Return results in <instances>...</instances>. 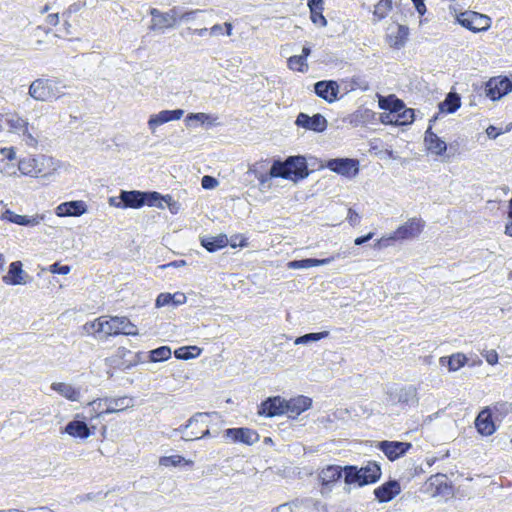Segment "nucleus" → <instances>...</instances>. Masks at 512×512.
I'll use <instances>...</instances> for the list:
<instances>
[{"label":"nucleus","mask_w":512,"mask_h":512,"mask_svg":"<svg viewBox=\"0 0 512 512\" xmlns=\"http://www.w3.org/2000/svg\"><path fill=\"white\" fill-rule=\"evenodd\" d=\"M21 176L49 179L60 168V161L45 154H30L22 157L17 163Z\"/></svg>","instance_id":"obj_1"},{"label":"nucleus","mask_w":512,"mask_h":512,"mask_svg":"<svg viewBox=\"0 0 512 512\" xmlns=\"http://www.w3.org/2000/svg\"><path fill=\"white\" fill-rule=\"evenodd\" d=\"M425 227L421 218L413 217L408 219L390 234L383 235L374 243V249L382 250L392 247L397 243L411 241L419 237Z\"/></svg>","instance_id":"obj_2"},{"label":"nucleus","mask_w":512,"mask_h":512,"mask_svg":"<svg viewBox=\"0 0 512 512\" xmlns=\"http://www.w3.org/2000/svg\"><path fill=\"white\" fill-rule=\"evenodd\" d=\"M67 85L56 77L37 78L28 88L29 96L40 102L57 100L65 95Z\"/></svg>","instance_id":"obj_3"},{"label":"nucleus","mask_w":512,"mask_h":512,"mask_svg":"<svg viewBox=\"0 0 512 512\" xmlns=\"http://www.w3.org/2000/svg\"><path fill=\"white\" fill-rule=\"evenodd\" d=\"M344 481L346 484H356L359 487L373 484L381 477V468L376 462H368L366 466H345L343 468Z\"/></svg>","instance_id":"obj_4"},{"label":"nucleus","mask_w":512,"mask_h":512,"mask_svg":"<svg viewBox=\"0 0 512 512\" xmlns=\"http://www.w3.org/2000/svg\"><path fill=\"white\" fill-rule=\"evenodd\" d=\"M208 417L209 413H195L185 424L175 428L174 433H180L183 441H195L209 437Z\"/></svg>","instance_id":"obj_5"},{"label":"nucleus","mask_w":512,"mask_h":512,"mask_svg":"<svg viewBox=\"0 0 512 512\" xmlns=\"http://www.w3.org/2000/svg\"><path fill=\"white\" fill-rule=\"evenodd\" d=\"M273 174L293 181L303 179L308 176L306 159L303 156H290L284 162L274 161Z\"/></svg>","instance_id":"obj_6"},{"label":"nucleus","mask_w":512,"mask_h":512,"mask_svg":"<svg viewBox=\"0 0 512 512\" xmlns=\"http://www.w3.org/2000/svg\"><path fill=\"white\" fill-rule=\"evenodd\" d=\"M103 334L105 336H117L120 334L127 336L138 335V329L127 317L103 316Z\"/></svg>","instance_id":"obj_7"},{"label":"nucleus","mask_w":512,"mask_h":512,"mask_svg":"<svg viewBox=\"0 0 512 512\" xmlns=\"http://www.w3.org/2000/svg\"><path fill=\"white\" fill-rule=\"evenodd\" d=\"M149 13L152 17L149 29L152 31L171 29L178 23L179 7L175 6L166 12L151 8Z\"/></svg>","instance_id":"obj_8"},{"label":"nucleus","mask_w":512,"mask_h":512,"mask_svg":"<svg viewBox=\"0 0 512 512\" xmlns=\"http://www.w3.org/2000/svg\"><path fill=\"white\" fill-rule=\"evenodd\" d=\"M457 22L472 32L487 31L491 26V18L487 15L466 11L457 16Z\"/></svg>","instance_id":"obj_9"},{"label":"nucleus","mask_w":512,"mask_h":512,"mask_svg":"<svg viewBox=\"0 0 512 512\" xmlns=\"http://www.w3.org/2000/svg\"><path fill=\"white\" fill-rule=\"evenodd\" d=\"M325 167L342 177L352 179L359 174L360 162L354 158H334L328 160Z\"/></svg>","instance_id":"obj_10"},{"label":"nucleus","mask_w":512,"mask_h":512,"mask_svg":"<svg viewBox=\"0 0 512 512\" xmlns=\"http://www.w3.org/2000/svg\"><path fill=\"white\" fill-rule=\"evenodd\" d=\"M48 218V214L43 213H35L32 215H19L13 212L10 209H6L0 215L1 221H6L9 223H13L19 226H24L27 228H34L39 226L42 222H45Z\"/></svg>","instance_id":"obj_11"},{"label":"nucleus","mask_w":512,"mask_h":512,"mask_svg":"<svg viewBox=\"0 0 512 512\" xmlns=\"http://www.w3.org/2000/svg\"><path fill=\"white\" fill-rule=\"evenodd\" d=\"M512 91V81L506 76L491 78L485 85L486 96L496 101Z\"/></svg>","instance_id":"obj_12"},{"label":"nucleus","mask_w":512,"mask_h":512,"mask_svg":"<svg viewBox=\"0 0 512 512\" xmlns=\"http://www.w3.org/2000/svg\"><path fill=\"white\" fill-rule=\"evenodd\" d=\"M223 437L232 443H242L245 445H253L259 440V434L250 428H228L224 430Z\"/></svg>","instance_id":"obj_13"},{"label":"nucleus","mask_w":512,"mask_h":512,"mask_svg":"<svg viewBox=\"0 0 512 512\" xmlns=\"http://www.w3.org/2000/svg\"><path fill=\"white\" fill-rule=\"evenodd\" d=\"M390 397L402 407H415L419 402L418 389L414 385L397 388L390 393Z\"/></svg>","instance_id":"obj_14"},{"label":"nucleus","mask_w":512,"mask_h":512,"mask_svg":"<svg viewBox=\"0 0 512 512\" xmlns=\"http://www.w3.org/2000/svg\"><path fill=\"white\" fill-rule=\"evenodd\" d=\"M144 192L141 191H121L119 195V202L115 198H110V205L117 208H133L138 209L144 206Z\"/></svg>","instance_id":"obj_15"},{"label":"nucleus","mask_w":512,"mask_h":512,"mask_svg":"<svg viewBox=\"0 0 512 512\" xmlns=\"http://www.w3.org/2000/svg\"><path fill=\"white\" fill-rule=\"evenodd\" d=\"M409 33L408 26L394 24L388 27L385 39L391 48L398 50L405 46Z\"/></svg>","instance_id":"obj_16"},{"label":"nucleus","mask_w":512,"mask_h":512,"mask_svg":"<svg viewBox=\"0 0 512 512\" xmlns=\"http://www.w3.org/2000/svg\"><path fill=\"white\" fill-rule=\"evenodd\" d=\"M184 115V110H162L156 114H152L147 122L148 128L151 133H155L156 129L170 121L180 120Z\"/></svg>","instance_id":"obj_17"},{"label":"nucleus","mask_w":512,"mask_h":512,"mask_svg":"<svg viewBox=\"0 0 512 512\" xmlns=\"http://www.w3.org/2000/svg\"><path fill=\"white\" fill-rule=\"evenodd\" d=\"M411 447V443L399 441H381L378 444V448L390 461H395L404 456Z\"/></svg>","instance_id":"obj_18"},{"label":"nucleus","mask_w":512,"mask_h":512,"mask_svg":"<svg viewBox=\"0 0 512 512\" xmlns=\"http://www.w3.org/2000/svg\"><path fill=\"white\" fill-rule=\"evenodd\" d=\"M295 124L298 127L314 132H323L326 130L328 125L326 118L319 113L313 116H309L305 113H299Z\"/></svg>","instance_id":"obj_19"},{"label":"nucleus","mask_w":512,"mask_h":512,"mask_svg":"<svg viewBox=\"0 0 512 512\" xmlns=\"http://www.w3.org/2000/svg\"><path fill=\"white\" fill-rule=\"evenodd\" d=\"M312 405V399L299 395L297 397L285 400V414L292 419L297 418L301 413L308 410Z\"/></svg>","instance_id":"obj_20"},{"label":"nucleus","mask_w":512,"mask_h":512,"mask_svg":"<svg viewBox=\"0 0 512 512\" xmlns=\"http://www.w3.org/2000/svg\"><path fill=\"white\" fill-rule=\"evenodd\" d=\"M284 403L285 399L280 396L269 397L260 404L258 414L265 417L284 415Z\"/></svg>","instance_id":"obj_21"},{"label":"nucleus","mask_w":512,"mask_h":512,"mask_svg":"<svg viewBox=\"0 0 512 512\" xmlns=\"http://www.w3.org/2000/svg\"><path fill=\"white\" fill-rule=\"evenodd\" d=\"M490 407L480 411L475 419V427L482 436H490L496 431V425Z\"/></svg>","instance_id":"obj_22"},{"label":"nucleus","mask_w":512,"mask_h":512,"mask_svg":"<svg viewBox=\"0 0 512 512\" xmlns=\"http://www.w3.org/2000/svg\"><path fill=\"white\" fill-rule=\"evenodd\" d=\"M86 212L87 204L82 200L63 202L55 208V214L58 217H78Z\"/></svg>","instance_id":"obj_23"},{"label":"nucleus","mask_w":512,"mask_h":512,"mask_svg":"<svg viewBox=\"0 0 512 512\" xmlns=\"http://www.w3.org/2000/svg\"><path fill=\"white\" fill-rule=\"evenodd\" d=\"M316 95L328 103H333L338 99L339 84L336 81H318L314 85Z\"/></svg>","instance_id":"obj_24"},{"label":"nucleus","mask_w":512,"mask_h":512,"mask_svg":"<svg viewBox=\"0 0 512 512\" xmlns=\"http://www.w3.org/2000/svg\"><path fill=\"white\" fill-rule=\"evenodd\" d=\"M345 253H336L324 259H301V260H293L287 263V267L289 269H308L310 267L327 265L335 261L336 259H340L345 257Z\"/></svg>","instance_id":"obj_25"},{"label":"nucleus","mask_w":512,"mask_h":512,"mask_svg":"<svg viewBox=\"0 0 512 512\" xmlns=\"http://www.w3.org/2000/svg\"><path fill=\"white\" fill-rule=\"evenodd\" d=\"M424 144L427 151L436 156H442L447 150V144L429 127L425 131Z\"/></svg>","instance_id":"obj_26"},{"label":"nucleus","mask_w":512,"mask_h":512,"mask_svg":"<svg viewBox=\"0 0 512 512\" xmlns=\"http://www.w3.org/2000/svg\"><path fill=\"white\" fill-rule=\"evenodd\" d=\"M270 161L265 159L258 161L249 167V173L253 174L261 185L267 183L271 178H277L279 175L273 174V165L269 167Z\"/></svg>","instance_id":"obj_27"},{"label":"nucleus","mask_w":512,"mask_h":512,"mask_svg":"<svg viewBox=\"0 0 512 512\" xmlns=\"http://www.w3.org/2000/svg\"><path fill=\"white\" fill-rule=\"evenodd\" d=\"M401 492V486L398 481L390 480L374 490V495L379 502H388Z\"/></svg>","instance_id":"obj_28"},{"label":"nucleus","mask_w":512,"mask_h":512,"mask_svg":"<svg viewBox=\"0 0 512 512\" xmlns=\"http://www.w3.org/2000/svg\"><path fill=\"white\" fill-rule=\"evenodd\" d=\"M25 276L27 275L22 269V263L14 261L9 265L8 272L2 277V281L6 285H21L26 283Z\"/></svg>","instance_id":"obj_29"},{"label":"nucleus","mask_w":512,"mask_h":512,"mask_svg":"<svg viewBox=\"0 0 512 512\" xmlns=\"http://www.w3.org/2000/svg\"><path fill=\"white\" fill-rule=\"evenodd\" d=\"M64 433L73 438L87 439L94 434L84 421L72 420L64 428Z\"/></svg>","instance_id":"obj_30"},{"label":"nucleus","mask_w":512,"mask_h":512,"mask_svg":"<svg viewBox=\"0 0 512 512\" xmlns=\"http://www.w3.org/2000/svg\"><path fill=\"white\" fill-rule=\"evenodd\" d=\"M307 5L310 11L311 22L318 27H326L327 19L323 15L324 0H307Z\"/></svg>","instance_id":"obj_31"},{"label":"nucleus","mask_w":512,"mask_h":512,"mask_svg":"<svg viewBox=\"0 0 512 512\" xmlns=\"http://www.w3.org/2000/svg\"><path fill=\"white\" fill-rule=\"evenodd\" d=\"M375 112L368 108H360L347 117V122L354 127L367 125L375 121Z\"/></svg>","instance_id":"obj_32"},{"label":"nucleus","mask_w":512,"mask_h":512,"mask_svg":"<svg viewBox=\"0 0 512 512\" xmlns=\"http://www.w3.org/2000/svg\"><path fill=\"white\" fill-rule=\"evenodd\" d=\"M187 301V297L182 292H176L174 294L171 293H160L155 301V306L157 308L165 307L168 305L177 307L185 304Z\"/></svg>","instance_id":"obj_33"},{"label":"nucleus","mask_w":512,"mask_h":512,"mask_svg":"<svg viewBox=\"0 0 512 512\" xmlns=\"http://www.w3.org/2000/svg\"><path fill=\"white\" fill-rule=\"evenodd\" d=\"M51 390L57 392L65 399L75 402L80 399L81 392L79 388L64 382H54L50 386Z\"/></svg>","instance_id":"obj_34"},{"label":"nucleus","mask_w":512,"mask_h":512,"mask_svg":"<svg viewBox=\"0 0 512 512\" xmlns=\"http://www.w3.org/2000/svg\"><path fill=\"white\" fill-rule=\"evenodd\" d=\"M108 414L121 412L134 406V398L130 396L107 397Z\"/></svg>","instance_id":"obj_35"},{"label":"nucleus","mask_w":512,"mask_h":512,"mask_svg":"<svg viewBox=\"0 0 512 512\" xmlns=\"http://www.w3.org/2000/svg\"><path fill=\"white\" fill-rule=\"evenodd\" d=\"M229 244L227 235L219 234L217 236L204 237L201 239V245L209 252H215L226 247Z\"/></svg>","instance_id":"obj_36"},{"label":"nucleus","mask_w":512,"mask_h":512,"mask_svg":"<svg viewBox=\"0 0 512 512\" xmlns=\"http://www.w3.org/2000/svg\"><path fill=\"white\" fill-rule=\"evenodd\" d=\"M343 469L338 465H329L323 468L319 473V479L322 485H329L338 481L342 476Z\"/></svg>","instance_id":"obj_37"},{"label":"nucleus","mask_w":512,"mask_h":512,"mask_svg":"<svg viewBox=\"0 0 512 512\" xmlns=\"http://www.w3.org/2000/svg\"><path fill=\"white\" fill-rule=\"evenodd\" d=\"M379 107L383 110H388L391 113H398L404 109L405 104L402 100L395 95L379 96Z\"/></svg>","instance_id":"obj_38"},{"label":"nucleus","mask_w":512,"mask_h":512,"mask_svg":"<svg viewBox=\"0 0 512 512\" xmlns=\"http://www.w3.org/2000/svg\"><path fill=\"white\" fill-rule=\"evenodd\" d=\"M22 142L30 147V148H36L39 143V135L37 133V130L27 122L25 127L22 129L21 133L18 135Z\"/></svg>","instance_id":"obj_39"},{"label":"nucleus","mask_w":512,"mask_h":512,"mask_svg":"<svg viewBox=\"0 0 512 512\" xmlns=\"http://www.w3.org/2000/svg\"><path fill=\"white\" fill-rule=\"evenodd\" d=\"M466 362H467V358L462 353H456V354L451 355L450 357L444 356L439 359V363L442 366L447 365L449 371L459 370L461 367H463L466 364Z\"/></svg>","instance_id":"obj_40"},{"label":"nucleus","mask_w":512,"mask_h":512,"mask_svg":"<svg viewBox=\"0 0 512 512\" xmlns=\"http://www.w3.org/2000/svg\"><path fill=\"white\" fill-rule=\"evenodd\" d=\"M160 466L163 467H178L188 466L192 467L194 462L190 459H186L181 455L162 456L159 459Z\"/></svg>","instance_id":"obj_41"},{"label":"nucleus","mask_w":512,"mask_h":512,"mask_svg":"<svg viewBox=\"0 0 512 512\" xmlns=\"http://www.w3.org/2000/svg\"><path fill=\"white\" fill-rule=\"evenodd\" d=\"M392 10L391 0H380L373 10V21H381L388 16Z\"/></svg>","instance_id":"obj_42"},{"label":"nucleus","mask_w":512,"mask_h":512,"mask_svg":"<svg viewBox=\"0 0 512 512\" xmlns=\"http://www.w3.org/2000/svg\"><path fill=\"white\" fill-rule=\"evenodd\" d=\"M201 352L202 349L198 346H183L174 351V356L177 359L189 360L198 357Z\"/></svg>","instance_id":"obj_43"},{"label":"nucleus","mask_w":512,"mask_h":512,"mask_svg":"<svg viewBox=\"0 0 512 512\" xmlns=\"http://www.w3.org/2000/svg\"><path fill=\"white\" fill-rule=\"evenodd\" d=\"M107 403H108L107 397L98 398V399L91 401L88 404V408L90 409V412H91V417L97 418L103 414H108V404Z\"/></svg>","instance_id":"obj_44"},{"label":"nucleus","mask_w":512,"mask_h":512,"mask_svg":"<svg viewBox=\"0 0 512 512\" xmlns=\"http://www.w3.org/2000/svg\"><path fill=\"white\" fill-rule=\"evenodd\" d=\"M461 105L460 97L455 93H449L446 99L440 103V109L447 113H454Z\"/></svg>","instance_id":"obj_45"},{"label":"nucleus","mask_w":512,"mask_h":512,"mask_svg":"<svg viewBox=\"0 0 512 512\" xmlns=\"http://www.w3.org/2000/svg\"><path fill=\"white\" fill-rule=\"evenodd\" d=\"M27 122L28 121L26 119L22 118L18 114L11 113L9 116L7 129L9 132L19 135Z\"/></svg>","instance_id":"obj_46"},{"label":"nucleus","mask_w":512,"mask_h":512,"mask_svg":"<svg viewBox=\"0 0 512 512\" xmlns=\"http://www.w3.org/2000/svg\"><path fill=\"white\" fill-rule=\"evenodd\" d=\"M347 83V89L349 91L361 90L367 91L370 88L369 82L365 79V77L356 75L350 78Z\"/></svg>","instance_id":"obj_47"},{"label":"nucleus","mask_w":512,"mask_h":512,"mask_svg":"<svg viewBox=\"0 0 512 512\" xmlns=\"http://www.w3.org/2000/svg\"><path fill=\"white\" fill-rule=\"evenodd\" d=\"M171 354L170 347L161 346L149 352V359L151 362H162L168 360Z\"/></svg>","instance_id":"obj_48"},{"label":"nucleus","mask_w":512,"mask_h":512,"mask_svg":"<svg viewBox=\"0 0 512 512\" xmlns=\"http://www.w3.org/2000/svg\"><path fill=\"white\" fill-rule=\"evenodd\" d=\"M329 336V331H322L317 333H308L303 336L297 337L294 341L295 345L308 344L310 342L320 341Z\"/></svg>","instance_id":"obj_49"},{"label":"nucleus","mask_w":512,"mask_h":512,"mask_svg":"<svg viewBox=\"0 0 512 512\" xmlns=\"http://www.w3.org/2000/svg\"><path fill=\"white\" fill-rule=\"evenodd\" d=\"M144 197H143V200H144V205H147V206H154V207H158V208H164V205H163V201L166 200L165 197H163L160 193L158 192H144Z\"/></svg>","instance_id":"obj_50"},{"label":"nucleus","mask_w":512,"mask_h":512,"mask_svg":"<svg viewBox=\"0 0 512 512\" xmlns=\"http://www.w3.org/2000/svg\"><path fill=\"white\" fill-rule=\"evenodd\" d=\"M491 410L494 419L500 421L511 412L512 407L511 404L507 402H498L491 407Z\"/></svg>","instance_id":"obj_51"},{"label":"nucleus","mask_w":512,"mask_h":512,"mask_svg":"<svg viewBox=\"0 0 512 512\" xmlns=\"http://www.w3.org/2000/svg\"><path fill=\"white\" fill-rule=\"evenodd\" d=\"M287 65L289 69L298 72H305L308 69L307 60L299 55H294L288 58Z\"/></svg>","instance_id":"obj_52"},{"label":"nucleus","mask_w":512,"mask_h":512,"mask_svg":"<svg viewBox=\"0 0 512 512\" xmlns=\"http://www.w3.org/2000/svg\"><path fill=\"white\" fill-rule=\"evenodd\" d=\"M414 121V109L405 108L396 113L395 125H409Z\"/></svg>","instance_id":"obj_53"},{"label":"nucleus","mask_w":512,"mask_h":512,"mask_svg":"<svg viewBox=\"0 0 512 512\" xmlns=\"http://www.w3.org/2000/svg\"><path fill=\"white\" fill-rule=\"evenodd\" d=\"M103 321H104L103 316H100L97 319H95L94 321L87 322L83 326V329L88 334H91V335L100 334V333L103 334Z\"/></svg>","instance_id":"obj_54"},{"label":"nucleus","mask_w":512,"mask_h":512,"mask_svg":"<svg viewBox=\"0 0 512 512\" xmlns=\"http://www.w3.org/2000/svg\"><path fill=\"white\" fill-rule=\"evenodd\" d=\"M192 120L199 121L202 124L209 123V125L212 126V125L215 124L217 118L216 117H212L209 114L199 112V113H190V114H188L186 116V121L187 122L192 121Z\"/></svg>","instance_id":"obj_55"},{"label":"nucleus","mask_w":512,"mask_h":512,"mask_svg":"<svg viewBox=\"0 0 512 512\" xmlns=\"http://www.w3.org/2000/svg\"><path fill=\"white\" fill-rule=\"evenodd\" d=\"M442 478H443V476L433 475L427 480V482H426L427 489L432 488V487L436 488L435 491L432 492L433 496H436V495L442 493V490H441L442 484H443Z\"/></svg>","instance_id":"obj_56"},{"label":"nucleus","mask_w":512,"mask_h":512,"mask_svg":"<svg viewBox=\"0 0 512 512\" xmlns=\"http://www.w3.org/2000/svg\"><path fill=\"white\" fill-rule=\"evenodd\" d=\"M86 6L85 1H77L70 4L67 9L63 12L62 16L64 18H70L73 14L79 12Z\"/></svg>","instance_id":"obj_57"},{"label":"nucleus","mask_w":512,"mask_h":512,"mask_svg":"<svg viewBox=\"0 0 512 512\" xmlns=\"http://www.w3.org/2000/svg\"><path fill=\"white\" fill-rule=\"evenodd\" d=\"M202 12H203V10H200V9L182 12L181 9L179 8L178 22L179 21H181V22L194 21L196 19L197 15Z\"/></svg>","instance_id":"obj_58"},{"label":"nucleus","mask_w":512,"mask_h":512,"mask_svg":"<svg viewBox=\"0 0 512 512\" xmlns=\"http://www.w3.org/2000/svg\"><path fill=\"white\" fill-rule=\"evenodd\" d=\"M0 171L6 176L10 177H16L19 174L18 168L15 169V167L12 164L5 163L4 159L0 160Z\"/></svg>","instance_id":"obj_59"},{"label":"nucleus","mask_w":512,"mask_h":512,"mask_svg":"<svg viewBox=\"0 0 512 512\" xmlns=\"http://www.w3.org/2000/svg\"><path fill=\"white\" fill-rule=\"evenodd\" d=\"M300 507L299 502L293 501L289 503H284L277 506L273 512H297Z\"/></svg>","instance_id":"obj_60"},{"label":"nucleus","mask_w":512,"mask_h":512,"mask_svg":"<svg viewBox=\"0 0 512 512\" xmlns=\"http://www.w3.org/2000/svg\"><path fill=\"white\" fill-rule=\"evenodd\" d=\"M49 270L53 274L66 275L70 272L71 267L69 265H59L58 263H54L50 266Z\"/></svg>","instance_id":"obj_61"},{"label":"nucleus","mask_w":512,"mask_h":512,"mask_svg":"<svg viewBox=\"0 0 512 512\" xmlns=\"http://www.w3.org/2000/svg\"><path fill=\"white\" fill-rule=\"evenodd\" d=\"M201 185L204 189H213L218 185V181L214 177L206 175L202 177Z\"/></svg>","instance_id":"obj_62"},{"label":"nucleus","mask_w":512,"mask_h":512,"mask_svg":"<svg viewBox=\"0 0 512 512\" xmlns=\"http://www.w3.org/2000/svg\"><path fill=\"white\" fill-rule=\"evenodd\" d=\"M1 155L8 161L16 159V150L14 147H3L0 149Z\"/></svg>","instance_id":"obj_63"},{"label":"nucleus","mask_w":512,"mask_h":512,"mask_svg":"<svg viewBox=\"0 0 512 512\" xmlns=\"http://www.w3.org/2000/svg\"><path fill=\"white\" fill-rule=\"evenodd\" d=\"M347 220L351 226H357L361 221V217L354 209L349 208Z\"/></svg>","instance_id":"obj_64"}]
</instances>
